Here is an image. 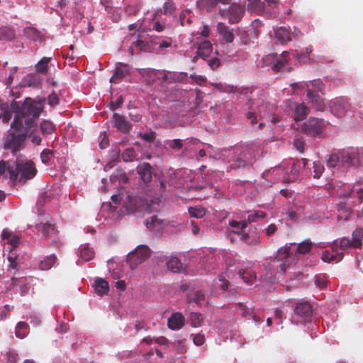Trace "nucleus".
I'll use <instances>...</instances> for the list:
<instances>
[{"instance_id": "423d86ee", "label": "nucleus", "mask_w": 363, "mask_h": 363, "mask_svg": "<svg viewBox=\"0 0 363 363\" xmlns=\"http://www.w3.org/2000/svg\"><path fill=\"white\" fill-rule=\"evenodd\" d=\"M245 8L237 4H233L228 10H220V14L224 18H228L230 23H238L242 18Z\"/></svg>"}, {"instance_id": "0e129e2a", "label": "nucleus", "mask_w": 363, "mask_h": 363, "mask_svg": "<svg viewBox=\"0 0 363 363\" xmlns=\"http://www.w3.org/2000/svg\"><path fill=\"white\" fill-rule=\"evenodd\" d=\"M123 103V97L122 96H120L116 101H111V104H110V107H111V109L114 111L116 109H117L118 108H119L122 104Z\"/></svg>"}, {"instance_id": "5fc2aeb1", "label": "nucleus", "mask_w": 363, "mask_h": 363, "mask_svg": "<svg viewBox=\"0 0 363 363\" xmlns=\"http://www.w3.org/2000/svg\"><path fill=\"white\" fill-rule=\"evenodd\" d=\"M6 363H16L18 354L13 350H9L6 354Z\"/></svg>"}, {"instance_id": "a878e982", "label": "nucleus", "mask_w": 363, "mask_h": 363, "mask_svg": "<svg viewBox=\"0 0 363 363\" xmlns=\"http://www.w3.org/2000/svg\"><path fill=\"white\" fill-rule=\"evenodd\" d=\"M240 240L248 245H257L260 243L259 237L257 233H242Z\"/></svg>"}, {"instance_id": "473e14b6", "label": "nucleus", "mask_w": 363, "mask_h": 363, "mask_svg": "<svg viewBox=\"0 0 363 363\" xmlns=\"http://www.w3.org/2000/svg\"><path fill=\"white\" fill-rule=\"evenodd\" d=\"M167 269L173 272H179L182 267L180 260L177 257H172L167 262Z\"/></svg>"}, {"instance_id": "ddd939ff", "label": "nucleus", "mask_w": 363, "mask_h": 363, "mask_svg": "<svg viewBox=\"0 0 363 363\" xmlns=\"http://www.w3.org/2000/svg\"><path fill=\"white\" fill-rule=\"evenodd\" d=\"M152 167L148 162H143L137 167V172L141 180L147 184L152 181Z\"/></svg>"}, {"instance_id": "8fccbe9b", "label": "nucleus", "mask_w": 363, "mask_h": 363, "mask_svg": "<svg viewBox=\"0 0 363 363\" xmlns=\"http://www.w3.org/2000/svg\"><path fill=\"white\" fill-rule=\"evenodd\" d=\"M113 177L118 178L120 182H122L124 184H127L129 180L125 172L122 169H116V171L111 176V179H112Z\"/></svg>"}, {"instance_id": "6e6d98bb", "label": "nucleus", "mask_w": 363, "mask_h": 363, "mask_svg": "<svg viewBox=\"0 0 363 363\" xmlns=\"http://www.w3.org/2000/svg\"><path fill=\"white\" fill-rule=\"evenodd\" d=\"M277 53H270L269 55H265L263 57V62L266 65H273L277 60Z\"/></svg>"}, {"instance_id": "c9c22d12", "label": "nucleus", "mask_w": 363, "mask_h": 363, "mask_svg": "<svg viewBox=\"0 0 363 363\" xmlns=\"http://www.w3.org/2000/svg\"><path fill=\"white\" fill-rule=\"evenodd\" d=\"M356 193L357 196H358V199L359 203H362L363 201V189H357L354 187L352 190L349 191L348 192L345 194H340V197L344 198V199H348L350 198Z\"/></svg>"}, {"instance_id": "cd10ccee", "label": "nucleus", "mask_w": 363, "mask_h": 363, "mask_svg": "<svg viewBox=\"0 0 363 363\" xmlns=\"http://www.w3.org/2000/svg\"><path fill=\"white\" fill-rule=\"evenodd\" d=\"M16 37V32L13 28L4 26L0 28V40H12Z\"/></svg>"}, {"instance_id": "7ed1b4c3", "label": "nucleus", "mask_w": 363, "mask_h": 363, "mask_svg": "<svg viewBox=\"0 0 363 363\" xmlns=\"http://www.w3.org/2000/svg\"><path fill=\"white\" fill-rule=\"evenodd\" d=\"M6 171L8 172L12 182H15L18 175L20 174L19 182L23 183L33 179L37 173L35 164L30 160L16 162L15 167L10 166L6 163Z\"/></svg>"}, {"instance_id": "37998d69", "label": "nucleus", "mask_w": 363, "mask_h": 363, "mask_svg": "<svg viewBox=\"0 0 363 363\" xmlns=\"http://www.w3.org/2000/svg\"><path fill=\"white\" fill-rule=\"evenodd\" d=\"M150 42L151 43L158 45V48L160 49H163L170 47L172 40L170 38H168L166 40H160L159 38H151Z\"/></svg>"}, {"instance_id": "3c124183", "label": "nucleus", "mask_w": 363, "mask_h": 363, "mask_svg": "<svg viewBox=\"0 0 363 363\" xmlns=\"http://www.w3.org/2000/svg\"><path fill=\"white\" fill-rule=\"evenodd\" d=\"M304 85L306 86L307 89H309V86L311 85L312 86L315 87L320 92H323L324 90V84L320 79L305 82Z\"/></svg>"}, {"instance_id": "4468645a", "label": "nucleus", "mask_w": 363, "mask_h": 363, "mask_svg": "<svg viewBox=\"0 0 363 363\" xmlns=\"http://www.w3.org/2000/svg\"><path fill=\"white\" fill-rule=\"evenodd\" d=\"M307 97L312 106L319 111H323L325 108V104L323 99L311 89H307Z\"/></svg>"}, {"instance_id": "f8f14e48", "label": "nucleus", "mask_w": 363, "mask_h": 363, "mask_svg": "<svg viewBox=\"0 0 363 363\" xmlns=\"http://www.w3.org/2000/svg\"><path fill=\"white\" fill-rule=\"evenodd\" d=\"M127 207L131 212H150L147 202L138 197L130 199Z\"/></svg>"}, {"instance_id": "9b49d317", "label": "nucleus", "mask_w": 363, "mask_h": 363, "mask_svg": "<svg viewBox=\"0 0 363 363\" xmlns=\"http://www.w3.org/2000/svg\"><path fill=\"white\" fill-rule=\"evenodd\" d=\"M132 67L128 64L118 62L116 67L115 72L111 77L110 82L111 83H118L125 77L130 75Z\"/></svg>"}, {"instance_id": "de8ad7c7", "label": "nucleus", "mask_w": 363, "mask_h": 363, "mask_svg": "<svg viewBox=\"0 0 363 363\" xmlns=\"http://www.w3.org/2000/svg\"><path fill=\"white\" fill-rule=\"evenodd\" d=\"M324 166L320 161L313 162V177L318 179L324 172Z\"/></svg>"}, {"instance_id": "338daca9", "label": "nucleus", "mask_w": 363, "mask_h": 363, "mask_svg": "<svg viewBox=\"0 0 363 363\" xmlns=\"http://www.w3.org/2000/svg\"><path fill=\"white\" fill-rule=\"evenodd\" d=\"M315 283L320 289H323L326 286L327 281L324 277H316Z\"/></svg>"}, {"instance_id": "c03bdc74", "label": "nucleus", "mask_w": 363, "mask_h": 363, "mask_svg": "<svg viewBox=\"0 0 363 363\" xmlns=\"http://www.w3.org/2000/svg\"><path fill=\"white\" fill-rule=\"evenodd\" d=\"M135 151L133 147L125 149L121 155L124 162H132L135 158Z\"/></svg>"}, {"instance_id": "b1692460", "label": "nucleus", "mask_w": 363, "mask_h": 363, "mask_svg": "<svg viewBox=\"0 0 363 363\" xmlns=\"http://www.w3.org/2000/svg\"><path fill=\"white\" fill-rule=\"evenodd\" d=\"M275 37L281 44L284 45L291 41V34L285 27H280L275 31Z\"/></svg>"}, {"instance_id": "2eb2a0df", "label": "nucleus", "mask_w": 363, "mask_h": 363, "mask_svg": "<svg viewBox=\"0 0 363 363\" xmlns=\"http://www.w3.org/2000/svg\"><path fill=\"white\" fill-rule=\"evenodd\" d=\"M113 120L115 127L121 132L127 133L132 128L131 124L128 122L125 118L118 113H114L113 116Z\"/></svg>"}, {"instance_id": "864d4df0", "label": "nucleus", "mask_w": 363, "mask_h": 363, "mask_svg": "<svg viewBox=\"0 0 363 363\" xmlns=\"http://www.w3.org/2000/svg\"><path fill=\"white\" fill-rule=\"evenodd\" d=\"M240 277L246 283H250L251 280L255 277V275L250 272H246L242 269L239 270Z\"/></svg>"}, {"instance_id": "603ef678", "label": "nucleus", "mask_w": 363, "mask_h": 363, "mask_svg": "<svg viewBox=\"0 0 363 363\" xmlns=\"http://www.w3.org/2000/svg\"><path fill=\"white\" fill-rule=\"evenodd\" d=\"M25 79L28 86H35L39 84L40 77L35 74H28Z\"/></svg>"}, {"instance_id": "f3484780", "label": "nucleus", "mask_w": 363, "mask_h": 363, "mask_svg": "<svg viewBox=\"0 0 363 363\" xmlns=\"http://www.w3.org/2000/svg\"><path fill=\"white\" fill-rule=\"evenodd\" d=\"M217 31L221 36L223 41L231 43L234 40V35L232 30L224 23L219 22L217 24Z\"/></svg>"}, {"instance_id": "ea45409f", "label": "nucleus", "mask_w": 363, "mask_h": 363, "mask_svg": "<svg viewBox=\"0 0 363 363\" xmlns=\"http://www.w3.org/2000/svg\"><path fill=\"white\" fill-rule=\"evenodd\" d=\"M188 211L191 217L201 218L206 215V209L203 207H189Z\"/></svg>"}, {"instance_id": "6ab92c4d", "label": "nucleus", "mask_w": 363, "mask_h": 363, "mask_svg": "<svg viewBox=\"0 0 363 363\" xmlns=\"http://www.w3.org/2000/svg\"><path fill=\"white\" fill-rule=\"evenodd\" d=\"M289 59V53L287 51H284L280 55H277V60L272 66V69L274 72H278L286 66Z\"/></svg>"}, {"instance_id": "e433bc0d", "label": "nucleus", "mask_w": 363, "mask_h": 363, "mask_svg": "<svg viewBox=\"0 0 363 363\" xmlns=\"http://www.w3.org/2000/svg\"><path fill=\"white\" fill-rule=\"evenodd\" d=\"M312 246L313 243L310 240H305L298 245L296 252L301 255L307 254L311 250Z\"/></svg>"}, {"instance_id": "1a4fd4ad", "label": "nucleus", "mask_w": 363, "mask_h": 363, "mask_svg": "<svg viewBox=\"0 0 363 363\" xmlns=\"http://www.w3.org/2000/svg\"><path fill=\"white\" fill-rule=\"evenodd\" d=\"M321 130V121L316 118H309V119L304 123L301 128V131L303 133L313 136L320 133Z\"/></svg>"}, {"instance_id": "a211bd4d", "label": "nucleus", "mask_w": 363, "mask_h": 363, "mask_svg": "<svg viewBox=\"0 0 363 363\" xmlns=\"http://www.w3.org/2000/svg\"><path fill=\"white\" fill-rule=\"evenodd\" d=\"M352 205L351 203L347 201H340L337 205V211L339 212L338 220L343 219L347 220L352 213Z\"/></svg>"}, {"instance_id": "49530a36", "label": "nucleus", "mask_w": 363, "mask_h": 363, "mask_svg": "<svg viewBox=\"0 0 363 363\" xmlns=\"http://www.w3.org/2000/svg\"><path fill=\"white\" fill-rule=\"evenodd\" d=\"M94 252L92 249L84 247L80 250V257L85 261H89L94 257Z\"/></svg>"}, {"instance_id": "39448f33", "label": "nucleus", "mask_w": 363, "mask_h": 363, "mask_svg": "<svg viewBox=\"0 0 363 363\" xmlns=\"http://www.w3.org/2000/svg\"><path fill=\"white\" fill-rule=\"evenodd\" d=\"M255 157L253 150L249 147H242L236 160L230 165L232 169L245 167L252 165Z\"/></svg>"}, {"instance_id": "4be33fe9", "label": "nucleus", "mask_w": 363, "mask_h": 363, "mask_svg": "<svg viewBox=\"0 0 363 363\" xmlns=\"http://www.w3.org/2000/svg\"><path fill=\"white\" fill-rule=\"evenodd\" d=\"M312 313V306L306 301L298 303L295 308V313L301 317H310Z\"/></svg>"}, {"instance_id": "a19ab883", "label": "nucleus", "mask_w": 363, "mask_h": 363, "mask_svg": "<svg viewBox=\"0 0 363 363\" xmlns=\"http://www.w3.org/2000/svg\"><path fill=\"white\" fill-rule=\"evenodd\" d=\"M50 61V57L42 58L35 65V69L38 72L46 73L48 71V65Z\"/></svg>"}, {"instance_id": "7c9ffc66", "label": "nucleus", "mask_w": 363, "mask_h": 363, "mask_svg": "<svg viewBox=\"0 0 363 363\" xmlns=\"http://www.w3.org/2000/svg\"><path fill=\"white\" fill-rule=\"evenodd\" d=\"M183 147L180 139L167 140L164 141V147L166 150H180Z\"/></svg>"}, {"instance_id": "72a5a7b5", "label": "nucleus", "mask_w": 363, "mask_h": 363, "mask_svg": "<svg viewBox=\"0 0 363 363\" xmlns=\"http://www.w3.org/2000/svg\"><path fill=\"white\" fill-rule=\"evenodd\" d=\"M133 46L138 48L141 51H143V52H148V51L150 52L151 51L150 45H149V43L147 42L142 40L139 38L135 42H134L133 43V45L129 49L130 52L132 55H133Z\"/></svg>"}, {"instance_id": "774afa93", "label": "nucleus", "mask_w": 363, "mask_h": 363, "mask_svg": "<svg viewBox=\"0 0 363 363\" xmlns=\"http://www.w3.org/2000/svg\"><path fill=\"white\" fill-rule=\"evenodd\" d=\"M8 242L11 245L12 248H16L20 242V238L17 235L12 236L8 241Z\"/></svg>"}, {"instance_id": "bb28decb", "label": "nucleus", "mask_w": 363, "mask_h": 363, "mask_svg": "<svg viewBox=\"0 0 363 363\" xmlns=\"http://www.w3.org/2000/svg\"><path fill=\"white\" fill-rule=\"evenodd\" d=\"M213 51V45L209 41L202 42L198 48V55L205 58L210 55Z\"/></svg>"}, {"instance_id": "680f3d73", "label": "nucleus", "mask_w": 363, "mask_h": 363, "mask_svg": "<svg viewBox=\"0 0 363 363\" xmlns=\"http://www.w3.org/2000/svg\"><path fill=\"white\" fill-rule=\"evenodd\" d=\"M204 294L200 291H198L194 294L192 300L194 302L196 303L197 304H199L201 303V301H204Z\"/></svg>"}, {"instance_id": "412c9836", "label": "nucleus", "mask_w": 363, "mask_h": 363, "mask_svg": "<svg viewBox=\"0 0 363 363\" xmlns=\"http://www.w3.org/2000/svg\"><path fill=\"white\" fill-rule=\"evenodd\" d=\"M166 225L164 220L159 219L157 216H151L146 220V226L150 230L159 231Z\"/></svg>"}, {"instance_id": "09e8293b", "label": "nucleus", "mask_w": 363, "mask_h": 363, "mask_svg": "<svg viewBox=\"0 0 363 363\" xmlns=\"http://www.w3.org/2000/svg\"><path fill=\"white\" fill-rule=\"evenodd\" d=\"M338 245H337V250H339V248L342 250H347L350 247H353V242L347 238H342L340 240H338Z\"/></svg>"}, {"instance_id": "e2e57ef3", "label": "nucleus", "mask_w": 363, "mask_h": 363, "mask_svg": "<svg viewBox=\"0 0 363 363\" xmlns=\"http://www.w3.org/2000/svg\"><path fill=\"white\" fill-rule=\"evenodd\" d=\"M193 342L196 345H202L205 342L204 335L197 334L195 335L193 337Z\"/></svg>"}, {"instance_id": "6e6552de", "label": "nucleus", "mask_w": 363, "mask_h": 363, "mask_svg": "<svg viewBox=\"0 0 363 363\" xmlns=\"http://www.w3.org/2000/svg\"><path fill=\"white\" fill-rule=\"evenodd\" d=\"M291 256L292 254L291 252L290 245H286L277 250L276 259L278 261L282 262L279 265L281 272H285L286 267H289L291 264V260L294 259Z\"/></svg>"}, {"instance_id": "f704fd0d", "label": "nucleus", "mask_w": 363, "mask_h": 363, "mask_svg": "<svg viewBox=\"0 0 363 363\" xmlns=\"http://www.w3.org/2000/svg\"><path fill=\"white\" fill-rule=\"evenodd\" d=\"M363 237V229L357 228L352 233L353 248H358L362 245V239Z\"/></svg>"}, {"instance_id": "bf43d9fd", "label": "nucleus", "mask_w": 363, "mask_h": 363, "mask_svg": "<svg viewBox=\"0 0 363 363\" xmlns=\"http://www.w3.org/2000/svg\"><path fill=\"white\" fill-rule=\"evenodd\" d=\"M229 225L234 228H240L241 230L245 229L247 227L246 222L244 220L236 221V220H230Z\"/></svg>"}, {"instance_id": "9d476101", "label": "nucleus", "mask_w": 363, "mask_h": 363, "mask_svg": "<svg viewBox=\"0 0 363 363\" xmlns=\"http://www.w3.org/2000/svg\"><path fill=\"white\" fill-rule=\"evenodd\" d=\"M338 242L337 240H335L332 245L331 251L325 250L323 252L321 259L325 262H331L335 261V262H338L341 261L343 258V253L339 252L337 250Z\"/></svg>"}, {"instance_id": "20e7f679", "label": "nucleus", "mask_w": 363, "mask_h": 363, "mask_svg": "<svg viewBox=\"0 0 363 363\" xmlns=\"http://www.w3.org/2000/svg\"><path fill=\"white\" fill-rule=\"evenodd\" d=\"M150 256V250L146 245H139L134 251L128 253L127 262L130 267L135 269L140 264L143 263Z\"/></svg>"}, {"instance_id": "2f4dec72", "label": "nucleus", "mask_w": 363, "mask_h": 363, "mask_svg": "<svg viewBox=\"0 0 363 363\" xmlns=\"http://www.w3.org/2000/svg\"><path fill=\"white\" fill-rule=\"evenodd\" d=\"M40 131L43 135H47L52 134L55 130L54 124L48 120H43L40 124Z\"/></svg>"}, {"instance_id": "0eeeda50", "label": "nucleus", "mask_w": 363, "mask_h": 363, "mask_svg": "<svg viewBox=\"0 0 363 363\" xmlns=\"http://www.w3.org/2000/svg\"><path fill=\"white\" fill-rule=\"evenodd\" d=\"M350 107L348 100L345 97L335 98L330 101V108L332 113L337 117L345 115Z\"/></svg>"}, {"instance_id": "052dcab7", "label": "nucleus", "mask_w": 363, "mask_h": 363, "mask_svg": "<svg viewBox=\"0 0 363 363\" xmlns=\"http://www.w3.org/2000/svg\"><path fill=\"white\" fill-rule=\"evenodd\" d=\"M48 104L51 106H54L59 104V98L55 93L50 94L48 97Z\"/></svg>"}, {"instance_id": "393cba45", "label": "nucleus", "mask_w": 363, "mask_h": 363, "mask_svg": "<svg viewBox=\"0 0 363 363\" xmlns=\"http://www.w3.org/2000/svg\"><path fill=\"white\" fill-rule=\"evenodd\" d=\"M95 291L99 296H103L108 293L109 286L108 281L102 278H96L94 283Z\"/></svg>"}, {"instance_id": "4c0bfd02", "label": "nucleus", "mask_w": 363, "mask_h": 363, "mask_svg": "<svg viewBox=\"0 0 363 363\" xmlns=\"http://www.w3.org/2000/svg\"><path fill=\"white\" fill-rule=\"evenodd\" d=\"M36 228L45 236H48L51 232L54 231L55 226L50 223H40L37 225Z\"/></svg>"}, {"instance_id": "c85d7f7f", "label": "nucleus", "mask_w": 363, "mask_h": 363, "mask_svg": "<svg viewBox=\"0 0 363 363\" xmlns=\"http://www.w3.org/2000/svg\"><path fill=\"white\" fill-rule=\"evenodd\" d=\"M23 34L26 38H30L33 41L41 40L40 33L35 28L27 27L24 28Z\"/></svg>"}, {"instance_id": "5701e85b", "label": "nucleus", "mask_w": 363, "mask_h": 363, "mask_svg": "<svg viewBox=\"0 0 363 363\" xmlns=\"http://www.w3.org/2000/svg\"><path fill=\"white\" fill-rule=\"evenodd\" d=\"M230 1L231 0H199L198 1V5L200 8L205 9L208 11H211L216 7L218 3L228 4Z\"/></svg>"}, {"instance_id": "f257e3e1", "label": "nucleus", "mask_w": 363, "mask_h": 363, "mask_svg": "<svg viewBox=\"0 0 363 363\" xmlns=\"http://www.w3.org/2000/svg\"><path fill=\"white\" fill-rule=\"evenodd\" d=\"M45 104V98L33 99L30 97L26 98L22 103L16 100L11 102L10 108L15 116L11 123L13 130L5 138L4 149L10 150L14 154L25 147L26 138L37 129V122Z\"/></svg>"}, {"instance_id": "58836bf2", "label": "nucleus", "mask_w": 363, "mask_h": 363, "mask_svg": "<svg viewBox=\"0 0 363 363\" xmlns=\"http://www.w3.org/2000/svg\"><path fill=\"white\" fill-rule=\"evenodd\" d=\"M190 325L194 328L201 326L203 322V316L199 313H191L189 314Z\"/></svg>"}, {"instance_id": "a18cd8bd", "label": "nucleus", "mask_w": 363, "mask_h": 363, "mask_svg": "<svg viewBox=\"0 0 363 363\" xmlns=\"http://www.w3.org/2000/svg\"><path fill=\"white\" fill-rule=\"evenodd\" d=\"M266 216V213L261 211H255L250 214L247 220H244L246 222L247 225L249 223L255 222L257 218H264Z\"/></svg>"}, {"instance_id": "13d9d810", "label": "nucleus", "mask_w": 363, "mask_h": 363, "mask_svg": "<svg viewBox=\"0 0 363 363\" xmlns=\"http://www.w3.org/2000/svg\"><path fill=\"white\" fill-rule=\"evenodd\" d=\"M52 154V152L49 149H44L43 151L40 154V159L43 163L47 164L50 159V155Z\"/></svg>"}, {"instance_id": "4d7b16f0", "label": "nucleus", "mask_w": 363, "mask_h": 363, "mask_svg": "<svg viewBox=\"0 0 363 363\" xmlns=\"http://www.w3.org/2000/svg\"><path fill=\"white\" fill-rule=\"evenodd\" d=\"M294 145L297 150L303 153L304 152V140L302 138H298L294 139Z\"/></svg>"}, {"instance_id": "c756f323", "label": "nucleus", "mask_w": 363, "mask_h": 363, "mask_svg": "<svg viewBox=\"0 0 363 363\" xmlns=\"http://www.w3.org/2000/svg\"><path fill=\"white\" fill-rule=\"evenodd\" d=\"M56 261L57 257L55 255H51L46 257L39 263V268L41 270H48L54 265Z\"/></svg>"}, {"instance_id": "dca6fc26", "label": "nucleus", "mask_w": 363, "mask_h": 363, "mask_svg": "<svg viewBox=\"0 0 363 363\" xmlns=\"http://www.w3.org/2000/svg\"><path fill=\"white\" fill-rule=\"evenodd\" d=\"M184 317L182 313H174L168 318L167 325L172 330H179L184 326Z\"/></svg>"}, {"instance_id": "aec40b11", "label": "nucleus", "mask_w": 363, "mask_h": 363, "mask_svg": "<svg viewBox=\"0 0 363 363\" xmlns=\"http://www.w3.org/2000/svg\"><path fill=\"white\" fill-rule=\"evenodd\" d=\"M310 109L304 104H296L294 108V121H303L309 114Z\"/></svg>"}, {"instance_id": "79ce46f5", "label": "nucleus", "mask_w": 363, "mask_h": 363, "mask_svg": "<svg viewBox=\"0 0 363 363\" xmlns=\"http://www.w3.org/2000/svg\"><path fill=\"white\" fill-rule=\"evenodd\" d=\"M248 1H249V4H248L247 7H248L249 10H251V11H253L255 12H259L264 9V2H262L260 0H248Z\"/></svg>"}, {"instance_id": "f03ea898", "label": "nucleus", "mask_w": 363, "mask_h": 363, "mask_svg": "<svg viewBox=\"0 0 363 363\" xmlns=\"http://www.w3.org/2000/svg\"><path fill=\"white\" fill-rule=\"evenodd\" d=\"M329 169L336 168L337 170L357 167L361 164L360 155L357 149L353 147L338 150L330 154L325 160Z\"/></svg>"}, {"instance_id": "69168bd1", "label": "nucleus", "mask_w": 363, "mask_h": 363, "mask_svg": "<svg viewBox=\"0 0 363 363\" xmlns=\"http://www.w3.org/2000/svg\"><path fill=\"white\" fill-rule=\"evenodd\" d=\"M208 65L212 69H216L220 66V60L217 57L211 58L207 60Z\"/></svg>"}]
</instances>
